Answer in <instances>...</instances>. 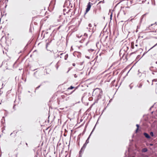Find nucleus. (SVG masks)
Listing matches in <instances>:
<instances>
[{
    "instance_id": "nucleus-37",
    "label": "nucleus",
    "mask_w": 157,
    "mask_h": 157,
    "mask_svg": "<svg viewBox=\"0 0 157 157\" xmlns=\"http://www.w3.org/2000/svg\"><path fill=\"white\" fill-rule=\"evenodd\" d=\"M2 119H4V121H5V117L3 116V117H2Z\"/></svg>"
},
{
    "instance_id": "nucleus-14",
    "label": "nucleus",
    "mask_w": 157,
    "mask_h": 157,
    "mask_svg": "<svg viewBox=\"0 0 157 157\" xmlns=\"http://www.w3.org/2000/svg\"><path fill=\"white\" fill-rule=\"evenodd\" d=\"M68 57V55L67 54H66L64 56V59L67 60Z\"/></svg>"
},
{
    "instance_id": "nucleus-1",
    "label": "nucleus",
    "mask_w": 157,
    "mask_h": 157,
    "mask_svg": "<svg viewBox=\"0 0 157 157\" xmlns=\"http://www.w3.org/2000/svg\"><path fill=\"white\" fill-rule=\"evenodd\" d=\"M56 4V0H52L50 3V12L54 9Z\"/></svg>"
},
{
    "instance_id": "nucleus-36",
    "label": "nucleus",
    "mask_w": 157,
    "mask_h": 157,
    "mask_svg": "<svg viewBox=\"0 0 157 157\" xmlns=\"http://www.w3.org/2000/svg\"><path fill=\"white\" fill-rule=\"evenodd\" d=\"M81 135V134H80L79 135V136H78V139H80V137H79V136H80V135Z\"/></svg>"
},
{
    "instance_id": "nucleus-51",
    "label": "nucleus",
    "mask_w": 157,
    "mask_h": 157,
    "mask_svg": "<svg viewBox=\"0 0 157 157\" xmlns=\"http://www.w3.org/2000/svg\"><path fill=\"white\" fill-rule=\"evenodd\" d=\"M153 106H154V105H153L151 107V108H152L153 107Z\"/></svg>"
},
{
    "instance_id": "nucleus-16",
    "label": "nucleus",
    "mask_w": 157,
    "mask_h": 157,
    "mask_svg": "<svg viewBox=\"0 0 157 157\" xmlns=\"http://www.w3.org/2000/svg\"><path fill=\"white\" fill-rule=\"evenodd\" d=\"M95 126H96V125L93 128L92 131H91V133H90V135H91L92 134V133L94 131V130L95 129Z\"/></svg>"
},
{
    "instance_id": "nucleus-47",
    "label": "nucleus",
    "mask_w": 157,
    "mask_h": 157,
    "mask_svg": "<svg viewBox=\"0 0 157 157\" xmlns=\"http://www.w3.org/2000/svg\"><path fill=\"white\" fill-rule=\"evenodd\" d=\"M115 80H113L112 82V83H113V82H115Z\"/></svg>"
},
{
    "instance_id": "nucleus-62",
    "label": "nucleus",
    "mask_w": 157,
    "mask_h": 157,
    "mask_svg": "<svg viewBox=\"0 0 157 157\" xmlns=\"http://www.w3.org/2000/svg\"><path fill=\"white\" fill-rule=\"evenodd\" d=\"M2 66V64L1 65V66H0V67H1Z\"/></svg>"
},
{
    "instance_id": "nucleus-39",
    "label": "nucleus",
    "mask_w": 157,
    "mask_h": 157,
    "mask_svg": "<svg viewBox=\"0 0 157 157\" xmlns=\"http://www.w3.org/2000/svg\"><path fill=\"white\" fill-rule=\"evenodd\" d=\"M72 65L73 66H75V63H72Z\"/></svg>"
},
{
    "instance_id": "nucleus-32",
    "label": "nucleus",
    "mask_w": 157,
    "mask_h": 157,
    "mask_svg": "<svg viewBox=\"0 0 157 157\" xmlns=\"http://www.w3.org/2000/svg\"><path fill=\"white\" fill-rule=\"evenodd\" d=\"M1 124H2L4 125V122H3V121H2H2H1Z\"/></svg>"
},
{
    "instance_id": "nucleus-2",
    "label": "nucleus",
    "mask_w": 157,
    "mask_h": 157,
    "mask_svg": "<svg viewBox=\"0 0 157 157\" xmlns=\"http://www.w3.org/2000/svg\"><path fill=\"white\" fill-rule=\"evenodd\" d=\"M87 144L86 143V142L84 144L83 146L82 147L80 151H79L78 157H81V156H82V155H81V153L82 152H83V151H84L85 149V148L87 145Z\"/></svg>"
},
{
    "instance_id": "nucleus-20",
    "label": "nucleus",
    "mask_w": 157,
    "mask_h": 157,
    "mask_svg": "<svg viewBox=\"0 0 157 157\" xmlns=\"http://www.w3.org/2000/svg\"><path fill=\"white\" fill-rule=\"evenodd\" d=\"M101 2H102L103 3H104V0H103V1H100L98 2V4L97 5H98L99 4L101 3Z\"/></svg>"
},
{
    "instance_id": "nucleus-27",
    "label": "nucleus",
    "mask_w": 157,
    "mask_h": 157,
    "mask_svg": "<svg viewBox=\"0 0 157 157\" xmlns=\"http://www.w3.org/2000/svg\"><path fill=\"white\" fill-rule=\"evenodd\" d=\"M84 36L86 37H87V34L86 33H85L84 34Z\"/></svg>"
},
{
    "instance_id": "nucleus-63",
    "label": "nucleus",
    "mask_w": 157,
    "mask_h": 157,
    "mask_svg": "<svg viewBox=\"0 0 157 157\" xmlns=\"http://www.w3.org/2000/svg\"><path fill=\"white\" fill-rule=\"evenodd\" d=\"M36 69H34V70H33V71H35V70H36Z\"/></svg>"
},
{
    "instance_id": "nucleus-58",
    "label": "nucleus",
    "mask_w": 157,
    "mask_h": 157,
    "mask_svg": "<svg viewBox=\"0 0 157 157\" xmlns=\"http://www.w3.org/2000/svg\"><path fill=\"white\" fill-rule=\"evenodd\" d=\"M12 134H13V133H11L10 134V136H11V135H12Z\"/></svg>"
},
{
    "instance_id": "nucleus-35",
    "label": "nucleus",
    "mask_w": 157,
    "mask_h": 157,
    "mask_svg": "<svg viewBox=\"0 0 157 157\" xmlns=\"http://www.w3.org/2000/svg\"><path fill=\"white\" fill-rule=\"evenodd\" d=\"M86 57L87 58V59H90V57H89V56H86Z\"/></svg>"
},
{
    "instance_id": "nucleus-56",
    "label": "nucleus",
    "mask_w": 157,
    "mask_h": 157,
    "mask_svg": "<svg viewBox=\"0 0 157 157\" xmlns=\"http://www.w3.org/2000/svg\"><path fill=\"white\" fill-rule=\"evenodd\" d=\"M151 108L150 107L149 109V110H151Z\"/></svg>"
},
{
    "instance_id": "nucleus-13",
    "label": "nucleus",
    "mask_w": 157,
    "mask_h": 157,
    "mask_svg": "<svg viewBox=\"0 0 157 157\" xmlns=\"http://www.w3.org/2000/svg\"><path fill=\"white\" fill-rule=\"evenodd\" d=\"M74 88V87L72 86H71L69 87L67 90H72Z\"/></svg>"
},
{
    "instance_id": "nucleus-26",
    "label": "nucleus",
    "mask_w": 157,
    "mask_h": 157,
    "mask_svg": "<svg viewBox=\"0 0 157 157\" xmlns=\"http://www.w3.org/2000/svg\"><path fill=\"white\" fill-rule=\"evenodd\" d=\"M48 33V32H46L44 34V37L45 35L46 34H47Z\"/></svg>"
},
{
    "instance_id": "nucleus-18",
    "label": "nucleus",
    "mask_w": 157,
    "mask_h": 157,
    "mask_svg": "<svg viewBox=\"0 0 157 157\" xmlns=\"http://www.w3.org/2000/svg\"><path fill=\"white\" fill-rule=\"evenodd\" d=\"M153 67H150L149 68V69L151 71H154L152 70V68H153Z\"/></svg>"
},
{
    "instance_id": "nucleus-54",
    "label": "nucleus",
    "mask_w": 157,
    "mask_h": 157,
    "mask_svg": "<svg viewBox=\"0 0 157 157\" xmlns=\"http://www.w3.org/2000/svg\"><path fill=\"white\" fill-rule=\"evenodd\" d=\"M63 53H61V54H60V55H63Z\"/></svg>"
},
{
    "instance_id": "nucleus-22",
    "label": "nucleus",
    "mask_w": 157,
    "mask_h": 157,
    "mask_svg": "<svg viewBox=\"0 0 157 157\" xmlns=\"http://www.w3.org/2000/svg\"><path fill=\"white\" fill-rule=\"evenodd\" d=\"M5 111L6 112L5 113H4V115H5V116H6L7 115V114H8V113H7V111L6 110H5Z\"/></svg>"
},
{
    "instance_id": "nucleus-23",
    "label": "nucleus",
    "mask_w": 157,
    "mask_h": 157,
    "mask_svg": "<svg viewBox=\"0 0 157 157\" xmlns=\"http://www.w3.org/2000/svg\"><path fill=\"white\" fill-rule=\"evenodd\" d=\"M112 13H111V14L110 15V19L111 20L112 19Z\"/></svg>"
},
{
    "instance_id": "nucleus-43",
    "label": "nucleus",
    "mask_w": 157,
    "mask_h": 157,
    "mask_svg": "<svg viewBox=\"0 0 157 157\" xmlns=\"http://www.w3.org/2000/svg\"><path fill=\"white\" fill-rule=\"evenodd\" d=\"M149 145L150 146H152L153 145V144H150Z\"/></svg>"
},
{
    "instance_id": "nucleus-48",
    "label": "nucleus",
    "mask_w": 157,
    "mask_h": 157,
    "mask_svg": "<svg viewBox=\"0 0 157 157\" xmlns=\"http://www.w3.org/2000/svg\"><path fill=\"white\" fill-rule=\"evenodd\" d=\"M138 72H139L138 74V75H139V73H140V72L139 70H138Z\"/></svg>"
},
{
    "instance_id": "nucleus-28",
    "label": "nucleus",
    "mask_w": 157,
    "mask_h": 157,
    "mask_svg": "<svg viewBox=\"0 0 157 157\" xmlns=\"http://www.w3.org/2000/svg\"><path fill=\"white\" fill-rule=\"evenodd\" d=\"M71 68L70 67L68 68V70L67 71V73H68V72L71 70Z\"/></svg>"
},
{
    "instance_id": "nucleus-38",
    "label": "nucleus",
    "mask_w": 157,
    "mask_h": 157,
    "mask_svg": "<svg viewBox=\"0 0 157 157\" xmlns=\"http://www.w3.org/2000/svg\"><path fill=\"white\" fill-rule=\"evenodd\" d=\"M36 72H37V71H36L34 73L33 75H34V76H35V74H36Z\"/></svg>"
},
{
    "instance_id": "nucleus-24",
    "label": "nucleus",
    "mask_w": 157,
    "mask_h": 157,
    "mask_svg": "<svg viewBox=\"0 0 157 157\" xmlns=\"http://www.w3.org/2000/svg\"><path fill=\"white\" fill-rule=\"evenodd\" d=\"M2 132H3V130L5 129V126H4V127L2 128Z\"/></svg>"
},
{
    "instance_id": "nucleus-64",
    "label": "nucleus",
    "mask_w": 157,
    "mask_h": 157,
    "mask_svg": "<svg viewBox=\"0 0 157 157\" xmlns=\"http://www.w3.org/2000/svg\"><path fill=\"white\" fill-rule=\"evenodd\" d=\"M155 63L157 64V61Z\"/></svg>"
},
{
    "instance_id": "nucleus-4",
    "label": "nucleus",
    "mask_w": 157,
    "mask_h": 157,
    "mask_svg": "<svg viewBox=\"0 0 157 157\" xmlns=\"http://www.w3.org/2000/svg\"><path fill=\"white\" fill-rule=\"evenodd\" d=\"M102 92L100 91V92L97 95V98L96 101L94 103L93 105L95 103H97L98 100L100 98H101V96L102 95Z\"/></svg>"
},
{
    "instance_id": "nucleus-10",
    "label": "nucleus",
    "mask_w": 157,
    "mask_h": 157,
    "mask_svg": "<svg viewBox=\"0 0 157 157\" xmlns=\"http://www.w3.org/2000/svg\"><path fill=\"white\" fill-rule=\"evenodd\" d=\"M91 136V135H90L88 138H87V139L86 140L85 142L86 143H87L88 144L89 143V140L90 138V136Z\"/></svg>"
},
{
    "instance_id": "nucleus-30",
    "label": "nucleus",
    "mask_w": 157,
    "mask_h": 157,
    "mask_svg": "<svg viewBox=\"0 0 157 157\" xmlns=\"http://www.w3.org/2000/svg\"><path fill=\"white\" fill-rule=\"evenodd\" d=\"M129 87H130V89H132V87H133L132 86H131V85H129Z\"/></svg>"
},
{
    "instance_id": "nucleus-49",
    "label": "nucleus",
    "mask_w": 157,
    "mask_h": 157,
    "mask_svg": "<svg viewBox=\"0 0 157 157\" xmlns=\"http://www.w3.org/2000/svg\"><path fill=\"white\" fill-rule=\"evenodd\" d=\"M2 135V134L0 135V138H1V137Z\"/></svg>"
},
{
    "instance_id": "nucleus-57",
    "label": "nucleus",
    "mask_w": 157,
    "mask_h": 157,
    "mask_svg": "<svg viewBox=\"0 0 157 157\" xmlns=\"http://www.w3.org/2000/svg\"><path fill=\"white\" fill-rule=\"evenodd\" d=\"M49 128V126L46 129H48Z\"/></svg>"
},
{
    "instance_id": "nucleus-46",
    "label": "nucleus",
    "mask_w": 157,
    "mask_h": 157,
    "mask_svg": "<svg viewBox=\"0 0 157 157\" xmlns=\"http://www.w3.org/2000/svg\"><path fill=\"white\" fill-rule=\"evenodd\" d=\"M85 130H84L83 132V133L84 134L85 133Z\"/></svg>"
},
{
    "instance_id": "nucleus-50",
    "label": "nucleus",
    "mask_w": 157,
    "mask_h": 157,
    "mask_svg": "<svg viewBox=\"0 0 157 157\" xmlns=\"http://www.w3.org/2000/svg\"><path fill=\"white\" fill-rule=\"evenodd\" d=\"M63 10L64 11H65L66 10V9H64Z\"/></svg>"
},
{
    "instance_id": "nucleus-29",
    "label": "nucleus",
    "mask_w": 157,
    "mask_h": 157,
    "mask_svg": "<svg viewBox=\"0 0 157 157\" xmlns=\"http://www.w3.org/2000/svg\"><path fill=\"white\" fill-rule=\"evenodd\" d=\"M88 25L90 27H92V25L90 23Z\"/></svg>"
},
{
    "instance_id": "nucleus-42",
    "label": "nucleus",
    "mask_w": 157,
    "mask_h": 157,
    "mask_svg": "<svg viewBox=\"0 0 157 157\" xmlns=\"http://www.w3.org/2000/svg\"><path fill=\"white\" fill-rule=\"evenodd\" d=\"M147 52H144L143 55V56H144V55L146 53H147Z\"/></svg>"
},
{
    "instance_id": "nucleus-40",
    "label": "nucleus",
    "mask_w": 157,
    "mask_h": 157,
    "mask_svg": "<svg viewBox=\"0 0 157 157\" xmlns=\"http://www.w3.org/2000/svg\"><path fill=\"white\" fill-rule=\"evenodd\" d=\"M96 11H97L96 9L95 10H94V12L95 13V14H96Z\"/></svg>"
},
{
    "instance_id": "nucleus-12",
    "label": "nucleus",
    "mask_w": 157,
    "mask_h": 157,
    "mask_svg": "<svg viewBox=\"0 0 157 157\" xmlns=\"http://www.w3.org/2000/svg\"><path fill=\"white\" fill-rule=\"evenodd\" d=\"M142 86V83H140L139 84V85H137V86H138V88H141Z\"/></svg>"
},
{
    "instance_id": "nucleus-21",
    "label": "nucleus",
    "mask_w": 157,
    "mask_h": 157,
    "mask_svg": "<svg viewBox=\"0 0 157 157\" xmlns=\"http://www.w3.org/2000/svg\"><path fill=\"white\" fill-rule=\"evenodd\" d=\"M154 24H151V25H149V27L147 28V29H146V30L148 29H149V28L151 26H152Z\"/></svg>"
},
{
    "instance_id": "nucleus-19",
    "label": "nucleus",
    "mask_w": 157,
    "mask_h": 157,
    "mask_svg": "<svg viewBox=\"0 0 157 157\" xmlns=\"http://www.w3.org/2000/svg\"><path fill=\"white\" fill-rule=\"evenodd\" d=\"M157 45V43L156 44H155L151 48L148 50V51H149L151 49H152L153 47H154L155 46H156V45Z\"/></svg>"
},
{
    "instance_id": "nucleus-60",
    "label": "nucleus",
    "mask_w": 157,
    "mask_h": 157,
    "mask_svg": "<svg viewBox=\"0 0 157 157\" xmlns=\"http://www.w3.org/2000/svg\"><path fill=\"white\" fill-rule=\"evenodd\" d=\"M152 74L153 75H154V72H152Z\"/></svg>"
},
{
    "instance_id": "nucleus-15",
    "label": "nucleus",
    "mask_w": 157,
    "mask_h": 157,
    "mask_svg": "<svg viewBox=\"0 0 157 157\" xmlns=\"http://www.w3.org/2000/svg\"><path fill=\"white\" fill-rule=\"evenodd\" d=\"M150 135L151 136H152V137L154 135V133L152 132H150Z\"/></svg>"
},
{
    "instance_id": "nucleus-5",
    "label": "nucleus",
    "mask_w": 157,
    "mask_h": 157,
    "mask_svg": "<svg viewBox=\"0 0 157 157\" xmlns=\"http://www.w3.org/2000/svg\"><path fill=\"white\" fill-rule=\"evenodd\" d=\"M43 68L44 69V75H45V73H46V74H49V68L48 66H46L43 67Z\"/></svg>"
},
{
    "instance_id": "nucleus-34",
    "label": "nucleus",
    "mask_w": 157,
    "mask_h": 157,
    "mask_svg": "<svg viewBox=\"0 0 157 157\" xmlns=\"http://www.w3.org/2000/svg\"><path fill=\"white\" fill-rule=\"evenodd\" d=\"M29 32H32L31 29V26H30V28Z\"/></svg>"
},
{
    "instance_id": "nucleus-41",
    "label": "nucleus",
    "mask_w": 157,
    "mask_h": 157,
    "mask_svg": "<svg viewBox=\"0 0 157 157\" xmlns=\"http://www.w3.org/2000/svg\"><path fill=\"white\" fill-rule=\"evenodd\" d=\"M147 13H145V14H144L142 16H143V17H144V16H145V15H146L147 14Z\"/></svg>"
},
{
    "instance_id": "nucleus-9",
    "label": "nucleus",
    "mask_w": 157,
    "mask_h": 157,
    "mask_svg": "<svg viewBox=\"0 0 157 157\" xmlns=\"http://www.w3.org/2000/svg\"><path fill=\"white\" fill-rule=\"evenodd\" d=\"M147 151V149L146 148H144L142 150V151L143 152H145Z\"/></svg>"
},
{
    "instance_id": "nucleus-45",
    "label": "nucleus",
    "mask_w": 157,
    "mask_h": 157,
    "mask_svg": "<svg viewBox=\"0 0 157 157\" xmlns=\"http://www.w3.org/2000/svg\"><path fill=\"white\" fill-rule=\"evenodd\" d=\"M49 6L48 7V10L49 11Z\"/></svg>"
},
{
    "instance_id": "nucleus-25",
    "label": "nucleus",
    "mask_w": 157,
    "mask_h": 157,
    "mask_svg": "<svg viewBox=\"0 0 157 157\" xmlns=\"http://www.w3.org/2000/svg\"><path fill=\"white\" fill-rule=\"evenodd\" d=\"M136 126L137 127V128H139V125L138 124H136Z\"/></svg>"
},
{
    "instance_id": "nucleus-52",
    "label": "nucleus",
    "mask_w": 157,
    "mask_h": 157,
    "mask_svg": "<svg viewBox=\"0 0 157 157\" xmlns=\"http://www.w3.org/2000/svg\"><path fill=\"white\" fill-rule=\"evenodd\" d=\"M153 106H154V105H153L151 107V108H152L153 107Z\"/></svg>"
},
{
    "instance_id": "nucleus-17",
    "label": "nucleus",
    "mask_w": 157,
    "mask_h": 157,
    "mask_svg": "<svg viewBox=\"0 0 157 157\" xmlns=\"http://www.w3.org/2000/svg\"><path fill=\"white\" fill-rule=\"evenodd\" d=\"M48 120H47L48 122V123H49V110L48 111Z\"/></svg>"
},
{
    "instance_id": "nucleus-33",
    "label": "nucleus",
    "mask_w": 157,
    "mask_h": 157,
    "mask_svg": "<svg viewBox=\"0 0 157 157\" xmlns=\"http://www.w3.org/2000/svg\"><path fill=\"white\" fill-rule=\"evenodd\" d=\"M138 129L139 128H137L136 129V130L135 131L136 133H137V132Z\"/></svg>"
},
{
    "instance_id": "nucleus-31",
    "label": "nucleus",
    "mask_w": 157,
    "mask_h": 157,
    "mask_svg": "<svg viewBox=\"0 0 157 157\" xmlns=\"http://www.w3.org/2000/svg\"><path fill=\"white\" fill-rule=\"evenodd\" d=\"M74 77L75 78H77V75L76 74H75L74 75Z\"/></svg>"
},
{
    "instance_id": "nucleus-59",
    "label": "nucleus",
    "mask_w": 157,
    "mask_h": 157,
    "mask_svg": "<svg viewBox=\"0 0 157 157\" xmlns=\"http://www.w3.org/2000/svg\"><path fill=\"white\" fill-rule=\"evenodd\" d=\"M26 144L27 146H28V144L27 143H26Z\"/></svg>"
},
{
    "instance_id": "nucleus-53",
    "label": "nucleus",
    "mask_w": 157,
    "mask_h": 157,
    "mask_svg": "<svg viewBox=\"0 0 157 157\" xmlns=\"http://www.w3.org/2000/svg\"><path fill=\"white\" fill-rule=\"evenodd\" d=\"M135 45V46H136V47H137V46H138V45H137V44H136Z\"/></svg>"
},
{
    "instance_id": "nucleus-44",
    "label": "nucleus",
    "mask_w": 157,
    "mask_h": 157,
    "mask_svg": "<svg viewBox=\"0 0 157 157\" xmlns=\"http://www.w3.org/2000/svg\"><path fill=\"white\" fill-rule=\"evenodd\" d=\"M76 10V9H75L74 10V14L75 13V11Z\"/></svg>"
},
{
    "instance_id": "nucleus-3",
    "label": "nucleus",
    "mask_w": 157,
    "mask_h": 157,
    "mask_svg": "<svg viewBox=\"0 0 157 157\" xmlns=\"http://www.w3.org/2000/svg\"><path fill=\"white\" fill-rule=\"evenodd\" d=\"M92 5L93 4L91 3L90 2H89L88 3L87 7L86 9V12L85 13V15L90 10L91 5Z\"/></svg>"
},
{
    "instance_id": "nucleus-6",
    "label": "nucleus",
    "mask_w": 157,
    "mask_h": 157,
    "mask_svg": "<svg viewBox=\"0 0 157 157\" xmlns=\"http://www.w3.org/2000/svg\"><path fill=\"white\" fill-rule=\"evenodd\" d=\"M46 48L47 50L48 51L49 50L48 48V47L49 44V38L46 40Z\"/></svg>"
},
{
    "instance_id": "nucleus-8",
    "label": "nucleus",
    "mask_w": 157,
    "mask_h": 157,
    "mask_svg": "<svg viewBox=\"0 0 157 157\" xmlns=\"http://www.w3.org/2000/svg\"><path fill=\"white\" fill-rule=\"evenodd\" d=\"M143 135L146 138L148 139L151 138L150 136L147 133L144 132L143 133Z\"/></svg>"
},
{
    "instance_id": "nucleus-61",
    "label": "nucleus",
    "mask_w": 157,
    "mask_h": 157,
    "mask_svg": "<svg viewBox=\"0 0 157 157\" xmlns=\"http://www.w3.org/2000/svg\"><path fill=\"white\" fill-rule=\"evenodd\" d=\"M58 66H57L56 67V69H58Z\"/></svg>"
},
{
    "instance_id": "nucleus-7",
    "label": "nucleus",
    "mask_w": 157,
    "mask_h": 157,
    "mask_svg": "<svg viewBox=\"0 0 157 157\" xmlns=\"http://www.w3.org/2000/svg\"><path fill=\"white\" fill-rule=\"evenodd\" d=\"M48 81H44V82H42L40 85H39V86H38L36 88V90H35V92H36V90L38 89L40 87V86H41L43 85H44V83H45L46 82L48 83Z\"/></svg>"
},
{
    "instance_id": "nucleus-11",
    "label": "nucleus",
    "mask_w": 157,
    "mask_h": 157,
    "mask_svg": "<svg viewBox=\"0 0 157 157\" xmlns=\"http://www.w3.org/2000/svg\"><path fill=\"white\" fill-rule=\"evenodd\" d=\"M131 48L132 49H133L134 48V43L133 42H132L131 43Z\"/></svg>"
},
{
    "instance_id": "nucleus-55",
    "label": "nucleus",
    "mask_w": 157,
    "mask_h": 157,
    "mask_svg": "<svg viewBox=\"0 0 157 157\" xmlns=\"http://www.w3.org/2000/svg\"><path fill=\"white\" fill-rule=\"evenodd\" d=\"M4 36H3L2 37V38L1 39V40L2 39L4 38Z\"/></svg>"
}]
</instances>
